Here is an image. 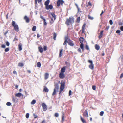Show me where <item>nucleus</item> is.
<instances>
[{
	"instance_id": "obj_9",
	"label": "nucleus",
	"mask_w": 123,
	"mask_h": 123,
	"mask_svg": "<svg viewBox=\"0 0 123 123\" xmlns=\"http://www.w3.org/2000/svg\"><path fill=\"white\" fill-rule=\"evenodd\" d=\"M59 77L61 79H63L65 77V75L63 73L61 72L59 75Z\"/></svg>"
},
{
	"instance_id": "obj_57",
	"label": "nucleus",
	"mask_w": 123,
	"mask_h": 123,
	"mask_svg": "<svg viewBox=\"0 0 123 123\" xmlns=\"http://www.w3.org/2000/svg\"><path fill=\"white\" fill-rule=\"evenodd\" d=\"M40 37V35L39 34H38L37 35V38H39Z\"/></svg>"
},
{
	"instance_id": "obj_3",
	"label": "nucleus",
	"mask_w": 123,
	"mask_h": 123,
	"mask_svg": "<svg viewBox=\"0 0 123 123\" xmlns=\"http://www.w3.org/2000/svg\"><path fill=\"white\" fill-rule=\"evenodd\" d=\"M73 22L74 19L73 18L69 17L68 19H67L66 24L67 25H68L70 23L72 24Z\"/></svg>"
},
{
	"instance_id": "obj_23",
	"label": "nucleus",
	"mask_w": 123,
	"mask_h": 123,
	"mask_svg": "<svg viewBox=\"0 0 123 123\" xmlns=\"http://www.w3.org/2000/svg\"><path fill=\"white\" fill-rule=\"evenodd\" d=\"M44 91L46 92H48L49 91V90L47 87L45 86L44 87V88L43 90V91Z\"/></svg>"
},
{
	"instance_id": "obj_4",
	"label": "nucleus",
	"mask_w": 123,
	"mask_h": 123,
	"mask_svg": "<svg viewBox=\"0 0 123 123\" xmlns=\"http://www.w3.org/2000/svg\"><path fill=\"white\" fill-rule=\"evenodd\" d=\"M88 62L90 64L89 65V68L93 70L94 69V67L92 61L91 60H89Z\"/></svg>"
},
{
	"instance_id": "obj_21",
	"label": "nucleus",
	"mask_w": 123,
	"mask_h": 123,
	"mask_svg": "<svg viewBox=\"0 0 123 123\" xmlns=\"http://www.w3.org/2000/svg\"><path fill=\"white\" fill-rule=\"evenodd\" d=\"M95 49L96 50H98L100 49V47L99 45L96 44L95 45Z\"/></svg>"
},
{
	"instance_id": "obj_35",
	"label": "nucleus",
	"mask_w": 123,
	"mask_h": 123,
	"mask_svg": "<svg viewBox=\"0 0 123 123\" xmlns=\"http://www.w3.org/2000/svg\"><path fill=\"white\" fill-rule=\"evenodd\" d=\"M36 102V101L35 100H33L31 102V104L33 105Z\"/></svg>"
},
{
	"instance_id": "obj_58",
	"label": "nucleus",
	"mask_w": 123,
	"mask_h": 123,
	"mask_svg": "<svg viewBox=\"0 0 123 123\" xmlns=\"http://www.w3.org/2000/svg\"><path fill=\"white\" fill-rule=\"evenodd\" d=\"M64 117H62V123H63V121H64Z\"/></svg>"
},
{
	"instance_id": "obj_6",
	"label": "nucleus",
	"mask_w": 123,
	"mask_h": 123,
	"mask_svg": "<svg viewBox=\"0 0 123 123\" xmlns=\"http://www.w3.org/2000/svg\"><path fill=\"white\" fill-rule=\"evenodd\" d=\"M64 2L63 0H59L57 2V6L59 7L60 5H62Z\"/></svg>"
},
{
	"instance_id": "obj_59",
	"label": "nucleus",
	"mask_w": 123,
	"mask_h": 123,
	"mask_svg": "<svg viewBox=\"0 0 123 123\" xmlns=\"http://www.w3.org/2000/svg\"><path fill=\"white\" fill-rule=\"evenodd\" d=\"M123 77V73H122L121 74L120 77V78H122Z\"/></svg>"
},
{
	"instance_id": "obj_60",
	"label": "nucleus",
	"mask_w": 123,
	"mask_h": 123,
	"mask_svg": "<svg viewBox=\"0 0 123 123\" xmlns=\"http://www.w3.org/2000/svg\"><path fill=\"white\" fill-rule=\"evenodd\" d=\"M37 0V1L39 3H40L42 1V0Z\"/></svg>"
},
{
	"instance_id": "obj_26",
	"label": "nucleus",
	"mask_w": 123,
	"mask_h": 123,
	"mask_svg": "<svg viewBox=\"0 0 123 123\" xmlns=\"http://www.w3.org/2000/svg\"><path fill=\"white\" fill-rule=\"evenodd\" d=\"M51 15H52V17L54 18V20H55L56 18L55 15L53 13H51Z\"/></svg>"
},
{
	"instance_id": "obj_20",
	"label": "nucleus",
	"mask_w": 123,
	"mask_h": 123,
	"mask_svg": "<svg viewBox=\"0 0 123 123\" xmlns=\"http://www.w3.org/2000/svg\"><path fill=\"white\" fill-rule=\"evenodd\" d=\"M66 70V68L65 66H64L62 68L61 70V72L64 73L65 72Z\"/></svg>"
},
{
	"instance_id": "obj_16",
	"label": "nucleus",
	"mask_w": 123,
	"mask_h": 123,
	"mask_svg": "<svg viewBox=\"0 0 123 123\" xmlns=\"http://www.w3.org/2000/svg\"><path fill=\"white\" fill-rule=\"evenodd\" d=\"M22 44L21 43H20L18 46V50L19 51H21L22 50Z\"/></svg>"
},
{
	"instance_id": "obj_42",
	"label": "nucleus",
	"mask_w": 123,
	"mask_h": 123,
	"mask_svg": "<svg viewBox=\"0 0 123 123\" xmlns=\"http://www.w3.org/2000/svg\"><path fill=\"white\" fill-rule=\"evenodd\" d=\"M104 113V111H102L100 112V115L101 116H102L103 115Z\"/></svg>"
},
{
	"instance_id": "obj_24",
	"label": "nucleus",
	"mask_w": 123,
	"mask_h": 123,
	"mask_svg": "<svg viewBox=\"0 0 123 123\" xmlns=\"http://www.w3.org/2000/svg\"><path fill=\"white\" fill-rule=\"evenodd\" d=\"M63 49L60 50V51L59 55V57H61L62 56V52L63 51Z\"/></svg>"
},
{
	"instance_id": "obj_27",
	"label": "nucleus",
	"mask_w": 123,
	"mask_h": 123,
	"mask_svg": "<svg viewBox=\"0 0 123 123\" xmlns=\"http://www.w3.org/2000/svg\"><path fill=\"white\" fill-rule=\"evenodd\" d=\"M37 66L38 67H40L41 66V64L40 62H38L37 64Z\"/></svg>"
},
{
	"instance_id": "obj_19",
	"label": "nucleus",
	"mask_w": 123,
	"mask_h": 123,
	"mask_svg": "<svg viewBox=\"0 0 123 123\" xmlns=\"http://www.w3.org/2000/svg\"><path fill=\"white\" fill-rule=\"evenodd\" d=\"M84 40V39L83 37H80L79 38L80 42L81 43H83V42Z\"/></svg>"
},
{
	"instance_id": "obj_46",
	"label": "nucleus",
	"mask_w": 123,
	"mask_h": 123,
	"mask_svg": "<svg viewBox=\"0 0 123 123\" xmlns=\"http://www.w3.org/2000/svg\"><path fill=\"white\" fill-rule=\"evenodd\" d=\"M47 47L46 46H44L43 47V50L44 51H45L47 50Z\"/></svg>"
},
{
	"instance_id": "obj_61",
	"label": "nucleus",
	"mask_w": 123,
	"mask_h": 123,
	"mask_svg": "<svg viewBox=\"0 0 123 123\" xmlns=\"http://www.w3.org/2000/svg\"><path fill=\"white\" fill-rule=\"evenodd\" d=\"M62 117H64V113L63 111H62Z\"/></svg>"
},
{
	"instance_id": "obj_25",
	"label": "nucleus",
	"mask_w": 123,
	"mask_h": 123,
	"mask_svg": "<svg viewBox=\"0 0 123 123\" xmlns=\"http://www.w3.org/2000/svg\"><path fill=\"white\" fill-rule=\"evenodd\" d=\"M56 34L55 33H54L53 35V39L54 40H55L56 37Z\"/></svg>"
},
{
	"instance_id": "obj_56",
	"label": "nucleus",
	"mask_w": 123,
	"mask_h": 123,
	"mask_svg": "<svg viewBox=\"0 0 123 123\" xmlns=\"http://www.w3.org/2000/svg\"><path fill=\"white\" fill-rule=\"evenodd\" d=\"M120 29L122 31H123V26H121L120 28Z\"/></svg>"
},
{
	"instance_id": "obj_41",
	"label": "nucleus",
	"mask_w": 123,
	"mask_h": 123,
	"mask_svg": "<svg viewBox=\"0 0 123 123\" xmlns=\"http://www.w3.org/2000/svg\"><path fill=\"white\" fill-rule=\"evenodd\" d=\"M29 113H27L26 114V117L27 118H28L29 117Z\"/></svg>"
},
{
	"instance_id": "obj_1",
	"label": "nucleus",
	"mask_w": 123,
	"mask_h": 123,
	"mask_svg": "<svg viewBox=\"0 0 123 123\" xmlns=\"http://www.w3.org/2000/svg\"><path fill=\"white\" fill-rule=\"evenodd\" d=\"M12 25L14 27V29L17 32H18L19 29L18 25L15 24L14 21H13L12 22Z\"/></svg>"
},
{
	"instance_id": "obj_5",
	"label": "nucleus",
	"mask_w": 123,
	"mask_h": 123,
	"mask_svg": "<svg viewBox=\"0 0 123 123\" xmlns=\"http://www.w3.org/2000/svg\"><path fill=\"white\" fill-rule=\"evenodd\" d=\"M67 43L68 45L71 46H73L74 45V44L73 43V42L71 40L70 38L68 37V41H67Z\"/></svg>"
},
{
	"instance_id": "obj_48",
	"label": "nucleus",
	"mask_w": 123,
	"mask_h": 123,
	"mask_svg": "<svg viewBox=\"0 0 123 123\" xmlns=\"http://www.w3.org/2000/svg\"><path fill=\"white\" fill-rule=\"evenodd\" d=\"M6 44L7 46H9L10 44L9 43L8 41H7Z\"/></svg>"
},
{
	"instance_id": "obj_44",
	"label": "nucleus",
	"mask_w": 123,
	"mask_h": 123,
	"mask_svg": "<svg viewBox=\"0 0 123 123\" xmlns=\"http://www.w3.org/2000/svg\"><path fill=\"white\" fill-rule=\"evenodd\" d=\"M120 32H121V31L120 30H117L116 31V33L117 34L119 33H120Z\"/></svg>"
},
{
	"instance_id": "obj_30",
	"label": "nucleus",
	"mask_w": 123,
	"mask_h": 123,
	"mask_svg": "<svg viewBox=\"0 0 123 123\" xmlns=\"http://www.w3.org/2000/svg\"><path fill=\"white\" fill-rule=\"evenodd\" d=\"M18 66H19L22 67L24 66V65L23 63L20 62L18 63Z\"/></svg>"
},
{
	"instance_id": "obj_47",
	"label": "nucleus",
	"mask_w": 123,
	"mask_h": 123,
	"mask_svg": "<svg viewBox=\"0 0 123 123\" xmlns=\"http://www.w3.org/2000/svg\"><path fill=\"white\" fill-rule=\"evenodd\" d=\"M75 5L77 8L78 10V12H79V10H80V8L78 7V6L77 4H75Z\"/></svg>"
},
{
	"instance_id": "obj_33",
	"label": "nucleus",
	"mask_w": 123,
	"mask_h": 123,
	"mask_svg": "<svg viewBox=\"0 0 123 123\" xmlns=\"http://www.w3.org/2000/svg\"><path fill=\"white\" fill-rule=\"evenodd\" d=\"M85 48L87 50H89L90 49L88 46L87 44L86 45Z\"/></svg>"
},
{
	"instance_id": "obj_17",
	"label": "nucleus",
	"mask_w": 123,
	"mask_h": 123,
	"mask_svg": "<svg viewBox=\"0 0 123 123\" xmlns=\"http://www.w3.org/2000/svg\"><path fill=\"white\" fill-rule=\"evenodd\" d=\"M50 2V0H46L44 3V4L45 6V7L48 6Z\"/></svg>"
},
{
	"instance_id": "obj_52",
	"label": "nucleus",
	"mask_w": 123,
	"mask_h": 123,
	"mask_svg": "<svg viewBox=\"0 0 123 123\" xmlns=\"http://www.w3.org/2000/svg\"><path fill=\"white\" fill-rule=\"evenodd\" d=\"M72 92V91L71 90H70L69 91V96H70L71 95V93Z\"/></svg>"
},
{
	"instance_id": "obj_37",
	"label": "nucleus",
	"mask_w": 123,
	"mask_h": 123,
	"mask_svg": "<svg viewBox=\"0 0 123 123\" xmlns=\"http://www.w3.org/2000/svg\"><path fill=\"white\" fill-rule=\"evenodd\" d=\"M40 18L41 19L43 20V21H45V19L44 18V17H43L41 15L40 16Z\"/></svg>"
},
{
	"instance_id": "obj_31",
	"label": "nucleus",
	"mask_w": 123,
	"mask_h": 123,
	"mask_svg": "<svg viewBox=\"0 0 123 123\" xmlns=\"http://www.w3.org/2000/svg\"><path fill=\"white\" fill-rule=\"evenodd\" d=\"M88 17L89 19L91 20H93L94 19V18L93 17H92L89 15L88 16Z\"/></svg>"
},
{
	"instance_id": "obj_11",
	"label": "nucleus",
	"mask_w": 123,
	"mask_h": 123,
	"mask_svg": "<svg viewBox=\"0 0 123 123\" xmlns=\"http://www.w3.org/2000/svg\"><path fill=\"white\" fill-rule=\"evenodd\" d=\"M12 99L13 102L15 103H16L18 101L17 98L14 97H13L12 98Z\"/></svg>"
},
{
	"instance_id": "obj_13",
	"label": "nucleus",
	"mask_w": 123,
	"mask_h": 123,
	"mask_svg": "<svg viewBox=\"0 0 123 123\" xmlns=\"http://www.w3.org/2000/svg\"><path fill=\"white\" fill-rule=\"evenodd\" d=\"M65 84V82H64L62 83L61 84L60 88L63 90L64 88V86Z\"/></svg>"
},
{
	"instance_id": "obj_50",
	"label": "nucleus",
	"mask_w": 123,
	"mask_h": 123,
	"mask_svg": "<svg viewBox=\"0 0 123 123\" xmlns=\"http://www.w3.org/2000/svg\"><path fill=\"white\" fill-rule=\"evenodd\" d=\"M86 24H84L83 25L82 27V29H84L85 28V25Z\"/></svg>"
},
{
	"instance_id": "obj_10",
	"label": "nucleus",
	"mask_w": 123,
	"mask_h": 123,
	"mask_svg": "<svg viewBox=\"0 0 123 123\" xmlns=\"http://www.w3.org/2000/svg\"><path fill=\"white\" fill-rule=\"evenodd\" d=\"M83 116H84L87 117H88V113L87 110V109H86L85 110V111L84 112L83 114Z\"/></svg>"
},
{
	"instance_id": "obj_45",
	"label": "nucleus",
	"mask_w": 123,
	"mask_h": 123,
	"mask_svg": "<svg viewBox=\"0 0 123 123\" xmlns=\"http://www.w3.org/2000/svg\"><path fill=\"white\" fill-rule=\"evenodd\" d=\"M96 86L95 85H93L92 86V88L94 90H96Z\"/></svg>"
},
{
	"instance_id": "obj_43",
	"label": "nucleus",
	"mask_w": 123,
	"mask_h": 123,
	"mask_svg": "<svg viewBox=\"0 0 123 123\" xmlns=\"http://www.w3.org/2000/svg\"><path fill=\"white\" fill-rule=\"evenodd\" d=\"M56 117H57L59 116V114L57 113H55L54 115Z\"/></svg>"
},
{
	"instance_id": "obj_2",
	"label": "nucleus",
	"mask_w": 123,
	"mask_h": 123,
	"mask_svg": "<svg viewBox=\"0 0 123 123\" xmlns=\"http://www.w3.org/2000/svg\"><path fill=\"white\" fill-rule=\"evenodd\" d=\"M55 88L52 93V95H54L56 94V91H58L59 88V85L57 83H55L54 85Z\"/></svg>"
},
{
	"instance_id": "obj_7",
	"label": "nucleus",
	"mask_w": 123,
	"mask_h": 123,
	"mask_svg": "<svg viewBox=\"0 0 123 123\" xmlns=\"http://www.w3.org/2000/svg\"><path fill=\"white\" fill-rule=\"evenodd\" d=\"M42 106L43 109L44 111H46L47 109V106L46 104L44 103H43L42 104Z\"/></svg>"
},
{
	"instance_id": "obj_34",
	"label": "nucleus",
	"mask_w": 123,
	"mask_h": 123,
	"mask_svg": "<svg viewBox=\"0 0 123 123\" xmlns=\"http://www.w3.org/2000/svg\"><path fill=\"white\" fill-rule=\"evenodd\" d=\"M36 27L35 26H33L32 28V31H35L36 29Z\"/></svg>"
},
{
	"instance_id": "obj_62",
	"label": "nucleus",
	"mask_w": 123,
	"mask_h": 123,
	"mask_svg": "<svg viewBox=\"0 0 123 123\" xmlns=\"http://www.w3.org/2000/svg\"><path fill=\"white\" fill-rule=\"evenodd\" d=\"M44 21V25H47V23L46 22V20H45V21Z\"/></svg>"
},
{
	"instance_id": "obj_51",
	"label": "nucleus",
	"mask_w": 123,
	"mask_h": 123,
	"mask_svg": "<svg viewBox=\"0 0 123 123\" xmlns=\"http://www.w3.org/2000/svg\"><path fill=\"white\" fill-rule=\"evenodd\" d=\"M54 21L53 19V18H51V20L50 22V23L51 24H52L53 23Z\"/></svg>"
},
{
	"instance_id": "obj_64",
	"label": "nucleus",
	"mask_w": 123,
	"mask_h": 123,
	"mask_svg": "<svg viewBox=\"0 0 123 123\" xmlns=\"http://www.w3.org/2000/svg\"><path fill=\"white\" fill-rule=\"evenodd\" d=\"M42 123H46L45 121V120L42 121Z\"/></svg>"
},
{
	"instance_id": "obj_22",
	"label": "nucleus",
	"mask_w": 123,
	"mask_h": 123,
	"mask_svg": "<svg viewBox=\"0 0 123 123\" xmlns=\"http://www.w3.org/2000/svg\"><path fill=\"white\" fill-rule=\"evenodd\" d=\"M49 75V74L47 73H45V80L47 79Z\"/></svg>"
},
{
	"instance_id": "obj_29",
	"label": "nucleus",
	"mask_w": 123,
	"mask_h": 123,
	"mask_svg": "<svg viewBox=\"0 0 123 123\" xmlns=\"http://www.w3.org/2000/svg\"><path fill=\"white\" fill-rule=\"evenodd\" d=\"M77 22L78 23H79L80 22V17H77Z\"/></svg>"
},
{
	"instance_id": "obj_28",
	"label": "nucleus",
	"mask_w": 123,
	"mask_h": 123,
	"mask_svg": "<svg viewBox=\"0 0 123 123\" xmlns=\"http://www.w3.org/2000/svg\"><path fill=\"white\" fill-rule=\"evenodd\" d=\"M81 120L82 121L83 123H86V122L83 118L81 116H80Z\"/></svg>"
},
{
	"instance_id": "obj_38",
	"label": "nucleus",
	"mask_w": 123,
	"mask_h": 123,
	"mask_svg": "<svg viewBox=\"0 0 123 123\" xmlns=\"http://www.w3.org/2000/svg\"><path fill=\"white\" fill-rule=\"evenodd\" d=\"M9 49L8 48H6L5 50V51L6 52H7L8 51H9Z\"/></svg>"
},
{
	"instance_id": "obj_36",
	"label": "nucleus",
	"mask_w": 123,
	"mask_h": 123,
	"mask_svg": "<svg viewBox=\"0 0 123 123\" xmlns=\"http://www.w3.org/2000/svg\"><path fill=\"white\" fill-rule=\"evenodd\" d=\"M6 104L8 106H10L11 105V103L10 102H8Z\"/></svg>"
},
{
	"instance_id": "obj_15",
	"label": "nucleus",
	"mask_w": 123,
	"mask_h": 123,
	"mask_svg": "<svg viewBox=\"0 0 123 123\" xmlns=\"http://www.w3.org/2000/svg\"><path fill=\"white\" fill-rule=\"evenodd\" d=\"M15 96L16 97H20L21 96H22L23 97V95L22 94H21V93H18L16 94Z\"/></svg>"
},
{
	"instance_id": "obj_32",
	"label": "nucleus",
	"mask_w": 123,
	"mask_h": 123,
	"mask_svg": "<svg viewBox=\"0 0 123 123\" xmlns=\"http://www.w3.org/2000/svg\"><path fill=\"white\" fill-rule=\"evenodd\" d=\"M65 63L68 66H70V63L67 62H65Z\"/></svg>"
},
{
	"instance_id": "obj_18",
	"label": "nucleus",
	"mask_w": 123,
	"mask_h": 123,
	"mask_svg": "<svg viewBox=\"0 0 123 123\" xmlns=\"http://www.w3.org/2000/svg\"><path fill=\"white\" fill-rule=\"evenodd\" d=\"M38 49L39 51L41 53H42L43 51V48L41 46L38 47Z\"/></svg>"
},
{
	"instance_id": "obj_55",
	"label": "nucleus",
	"mask_w": 123,
	"mask_h": 123,
	"mask_svg": "<svg viewBox=\"0 0 123 123\" xmlns=\"http://www.w3.org/2000/svg\"><path fill=\"white\" fill-rule=\"evenodd\" d=\"M1 47L2 48H5L6 46H5V45L4 44H3L1 46Z\"/></svg>"
},
{
	"instance_id": "obj_54",
	"label": "nucleus",
	"mask_w": 123,
	"mask_h": 123,
	"mask_svg": "<svg viewBox=\"0 0 123 123\" xmlns=\"http://www.w3.org/2000/svg\"><path fill=\"white\" fill-rule=\"evenodd\" d=\"M102 36H103V35H101V34H100V35L99 36V38L100 39L101 38H102Z\"/></svg>"
},
{
	"instance_id": "obj_63",
	"label": "nucleus",
	"mask_w": 123,
	"mask_h": 123,
	"mask_svg": "<svg viewBox=\"0 0 123 123\" xmlns=\"http://www.w3.org/2000/svg\"><path fill=\"white\" fill-rule=\"evenodd\" d=\"M84 30H85V29H82V33H83L84 32Z\"/></svg>"
},
{
	"instance_id": "obj_14",
	"label": "nucleus",
	"mask_w": 123,
	"mask_h": 123,
	"mask_svg": "<svg viewBox=\"0 0 123 123\" xmlns=\"http://www.w3.org/2000/svg\"><path fill=\"white\" fill-rule=\"evenodd\" d=\"M24 19L26 20V22L27 23H29V18L27 16H25Z\"/></svg>"
},
{
	"instance_id": "obj_40",
	"label": "nucleus",
	"mask_w": 123,
	"mask_h": 123,
	"mask_svg": "<svg viewBox=\"0 0 123 123\" xmlns=\"http://www.w3.org/2000/svg\"><path fill=\"white\" fill-rule=\"evenodd\" d=\"M109 23L111 25H112L113 24V21L112 20H110Z\"/></svg>"
},
{
	"instance_id": "obj_53",
	"label": "nucleus",
	"mask_w": 123,
	"mask_h": 123,
	"mask_svg": "<svg viewBox=\"0 0 123 123\" xmlns=\"http://www.w3.org/2000/svg\"><path fill=\"white\" fill-rule=\"evenodd\" d=\"M63 89H61L60 88V89L59 91V94H60L63 91Z\"/></svg>"
},
{
	"instance_id": "obj_12",
	"label": "nucleus",
	"mask_w": 123,
	"mask_h": 123,
	"mask_svg": "<svg viewBox=\"0 0 123 123\" xmlns=\"http://www.w3.org/2000/svg\"><path fill=\"white\" fill-rule=\"evenodd\" d=\"M68 37L67 36H66L65 38V41L63 43V45H65L68 41Z\"/></svg>"
},
{
	"instance_id": "obj_49",
	"label": "nucleus",
	"mask_w": 123,
	"mask_h": 123,
	"mask_svg": "<svg viewBox=\"0 0 123 123\" xmlns=\"http://www.w3.org/2000/svg\"><path fill=\"white\" fill-rule=\"evenodd\" d=\"M78 51L80 52V53H81L82 52L81 49L80 48H79L78 49Z\"/></svg>"
},
{
	"instance_id": "obj_8",
	"label": "nucleus",
	"mask_w": 123,
	"mask_h": 123,
	"mask_svg": "<svg viewBox=\"0 0 123 123\" xmlns=\"http://www.w3.org/2000/svg\"><path fill=\"white\" fill-rule=\"evenodd\" d=\"M53 8V6L52 4L49 5L48 6L45 7V8L47 10H48L49 9H52Z\"/></svg>"
},
{
	"instance_id": "obj_39",
	"label": "nucleus",
	"mask_w": 123,
	"mask_h": 123,
	"mask_svg": "<svg viewBox=\"0 0 123 123\" xmlns=\"http://www.w3.org/2000/svg\"><path fill=\"white\" fill-rule=\"evenodd\" d=\"M80 47L81 49H83L84 48V45L83 43H81L80 45Z\"/></svg>"
}]
</instances>
